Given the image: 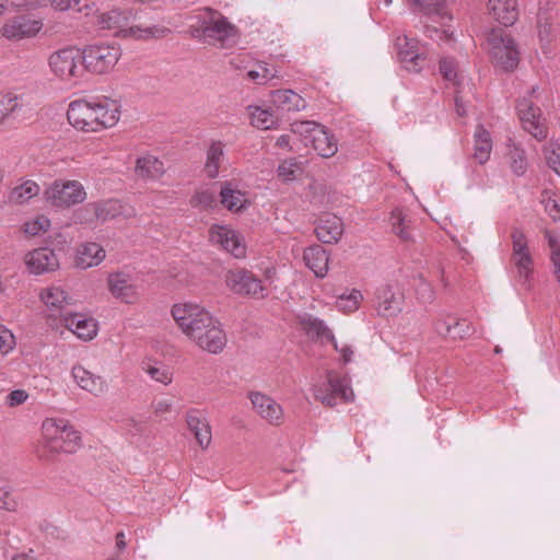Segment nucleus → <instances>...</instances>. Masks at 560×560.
<instances>
[{"label": "nucleus", "instance_id": "obj_1", "mask_svg": "<svg viewBox=\"0 0 560 560\" xmlns=\"http://www.w3.org/2000/svg\"><path fill=\"white\" fill-rule=\"evenodd\" d=\"M119 100L101 95L72 101L67 110L71 126L83 132H97L114 127L120 118Z\"/></svg>", "mask_w": 560, "mask_h": 560}, {"label": "nucleus", "instance_id": "obj_2", "mask_svg": "<svg viewBox=\"0 0 560 560\" xmlns=\"http://www.w3.org/2000/svg\"><path fill=\"white\" fill-rule=\"evenodd\" d=\"M43 450L39 456L51 460L59 453H74L81 445V435L68 420L48 418L42 424Z\"/></svg>", "mask_w": 560, "mask_h": 560}, {"label": "nucleus", "instance_id": "obj_3", "mask_svg": "<svg viewBox=\"0 0 560 560\" xmlns=\"http://www.w3.org/2000/svg\"><path fill=\"white\" fill-rule=\"evenodd\" d=\"M197 24L190 26L194 38L224 48L236 36V27L219 11L203 8L196 16Z\"/></svg>", "mask_w": 560, "mask_h": 560}, {"label": "nucleus", "instance_id": "obj_4", "mask_svg": "<svg viewBox=\"0 0 560 560\" xmlns=\"http://www.w3.org/2000/svg\"><path fill=\"white\" fill-rule=\"evenodd\" d=\"M171 314L183 334L196 345L202 334L218 322L205 307L194 303L174 304Z\"/></svg>", "mask_w": 560, "mask_h": 560}, {"label": "nucleus", "instance_id": "obj_5", "mask_svg": "<svg viewBox=\"0 0 560 560\" xmlns=\"http://www.w3.org/2000/svg\"><path fill=\"white\" fill-rule=\"evenodd\" d=\"M291 130L301 138L305 147L313 148L322 158H331L338 151L335 136L320 124L310 120L294 121Z\"/></svg>", "mask_w": 560, "mask_h": 560}, {"label": "nucleus", "instance_id": "obj_6", "mask_svg": "<svg viewBox=\"0 0 560 560\" xmlns=\"http://www.w3.org/2000/svg\"><path fill=\"white\" fill-rule=\"evenodd\" d=\"M539 88L532 86L526 95L522 96L516 103V112L525 131L530 133L536 140L542 141L547 138L548 131L542 118L540 107L536 106L534 100H538Z\"/></svg>", "mask_w": 560, "mask_h": 560}, {"label": "nucleus", "instance_id": "obj_7", "mask_svg": "<svg viewBox=\"0 0 560 560\" xmlns=\"http://www.w3.org/2000/svg\"><path fill=\"white\" fill-rule=\"evenodd\" d=\"M44 199L52 207L67 209L82 203L86 191L79 180L56 179L44 190Z\"/></svg>", "mask_w": 560, "mask_h": 560}, {"label": "nucleus", "instance_id": "obj_8", "mask_svg": "<svg viewBox=\"0 0 560 560\" xmlns=\"http://www.w3.org/2000/svg\"><path fill=\"white\" fill-rule=\"evenodd\" d=\"M51 73L67 82H77L83 74L81 51L73 47L54 51L48 58Z\"/></svg>", "mask_w": 560, "mask_h": 560}, {"label": "nucleus", "instance_id": "obj_9", "mask_svg": "<svg viewBox=\"0 0 560 560\" xmlns=\"http://www.w3.org/2000/svg\"><path fill=\"white\" fill-rule=\"evenodd\" d=\"M81 55L83 69L95 74H104L115 67L121 52L120 48L116 45L93 44L86 46L81 51Z\"/></svg>", "mask_w": 560, "mask_h": 560}, {"label": "nucleus", "instance_id": "obj_10", "mask_svg": "<svg viewBox=\"0 0 560 560\" xmlns=\"http://www.w3.org/2000/svg\"><path fill=\"white\" fill-rule=\"evenodd\" d=\"M488 46L494 63L505 71L518 65V50L514 38L502 30H493L488 36Z\"/></svg>", "mask_w": 560, "mask_h": 560}, {"label": "nucleus", "instance_id": "obj_11", "mask_svg": "<svg viewBox=\"0 0 560 560\" xmlns=\"http://www.w3.org/2000/svg\"><path fill=\"white\" fill-rule=\"evenodd\" d=\"M314 397L327 407H334L338 401L352 400L353 393L346 376L328 371L326 382L314 386Z\"/></svg>", "mask_w": 560, "mask_h": 560}, {"label": "nucleus", "instance_id": "obj_12", "mask_svg": "<svg viewBox=\"0 0 560 560\" xmlns=\"http://www.w3.org/2000/svg\"><path fill=\"white\" fill-rule=\"evenodd\" d=\"M225 282L238 295L254 299H265L269 295V288L264 280L247 269L230 270L226 273Z\"/></svg>", "mask_w": 560, "mask_h": 560}, {"label": "nucleus", "instance_id": "obj_13", "mask_svg": "<svg viewBox=\"0 0 560 560\" xmlns=\"http://www.w3.org/2000/svg\"><path fill=\"white\" fill-rule=\"evenodd\" d=\"M511 238L512 261L516 268L517 280L525 289H529L534 260L529 252L527 237L521 229L514 228L511 233Z\"/></svg>", "mask_w": 560, "mask_h": 560}, {"label": "nucleus", "instance_id": "obj_14", "mask_svg": "<svg viewBox=\"0 0 560 560\" xmlns=\"http://www.w3.org/2000/svg\"><path fill=\"white\" fill-rule=\"evenodd\" d=\"M210 241L222 246L235 258H243L246 255V246L243 238L232 229L213 225L210 231Z\"/></svg>", "mask_w": 560, "mask_h": 560}, {"label": "nucleus", "instance_id": "obj_15", "mask_svg": "<svg viewBox=\"0 0 560 560\" xmlns=\"http://www.w3.org/2000/svg\"><path fill=\"white\" fill-rule=\"evenodd\" d=\"M397 56L402 67L410 72H419L425 60L423 54L418 50V42L406 35L396 39Z\"/></svg>", "mask_w": 560, "mask_h": 560}, {"label": "nucleus", "instance_id": "obj_16", "mask_svg": "<svg viewBox=\"0 0 560 560\" xmlns=\"http://www.w3.org/2000/svg\"><path fill=\"white\" fill-rule=\"evenodd\" d=\"M42 26V22L20 15L7 21L1 33L9 40H20L35 36Z\"/></svg>", "mask_w": 560, "mask_h": 560}, {"label": "nucleus", "instance_id": "obj_17", "mask_svg": "<svg viewBox=\"0 0 560 560\" xmlns=\"http://www.w3.org/2000/svg\"><path fill=\"white\" fill-rule=\"evenodd\" d=\"M25 264L30 272L34 275H42L55 271L59 267V259L52 249L48 247H40L26 255Z\"/></svg>", "mask_w": 560, "mask_h": 560}, {"label": "nucleus", "instance_id": "obj_18", "mask_svg": "<svg viewBox=\"0 0 560 560\" xmlns=\"http://www.w3.org/2000/svg\"><path fill=\"white\" fill-rule=\"evenodd\" d=\"M112 295L124 303L132 304L138 300V290L131 277L124 272L110 273L107 279Z\"/></svg>", "mask_w": 560, "mask_h": 560}, {"label": "nucleus", "instance_id": "obj_19", "mask_svg": "<svg viewBox=\"0 0 560 560\" xmlns=\"http://www.w3.org/2000/svg\"><path fill=\"white\" fill-rule=\"evenodd\" d=\"M250 401L256 412L270 424H280L283 419L282 407L271 397L253 393Z\"/></svg>", "mask_w": 560, "mask_h": 560}, {"label": "nucleus", "instance_id": "obj_20", "mask_svg": "<svg viewBox=\"0 0 560 560\" xmlns=\"http://www.w3.org/2000/svg\"><path fill=\"white\" fill-rule=\"evenodd\" d=\"M40 300L47 306L51 316H60L63 318L70 312L66 308L72 304V298L59 287H49L42 291Z\"/></svg>", "mask_w": 560, "mask_h": 560}, {"label": "nucleus", "instance_id": "obj_21", "mask_svg": "<svg viewBox=\"0 0 560 560\" xmlns=\"http://www.w3.org/2000/svg\"><path fill=\"white\" fill-rule=\"evenodd\" d=\"M558 16L556 7L550 1L540 4L537 13V33L542 45H548L553 39L555 21Z\"/></svg>", "mask_w": 560, "mask_h": 560}, {"label": "nucleus", "instance_id": "obj_22", "mask_svg": "<svg viewBox=\"0 0 560 560\" xmlns=\"http://www.w3.org/2000/svg\"><path fill=\"white\" fill-rule=\"evenodd\" d=\"M66 328L71 330L82 340H92L97 334V323L93 318H86L79 313H69L63 316Z\"/></svg>", "mask_w": 560, "mask_h": 560}, {"label": "nucleus", "instance_id": "obj_23", "mask_svg": "<svg viewBox=\"0 0 560 560\" xmlns=\"http://www.w3.org/2000/svg\"><path fill=\"white\" fill-rule=\"evenodd\" d=\"M186 422L200 447L206 450L212 440L211 428L207 418L200 411L189 410L186 413Z\"/></svg>", "mask_w": 560, "mask_h": 560}, {"label": "nucleus", "instance_id": "obj_24", "mask_svg": "<svg viewBox=\"0 0 560 560\" xmlns=\"http://www.w3.org/2000/svg\"><path fill=\"white\" fill-rule=\"evenodd\" d=\"M71 373L79 387L94 396H101L107 389L106 381L102 376L93 374L81 365L73 366Z\"/></svg>", "mask_w": 560, "mask_h": 560}, {"label": "nucleus", "instance_id": "obj_25", "mask_svg": "<svg viewBox=\"0 0 560 560\" xmlns=\"http://www.w3.org/2000/svg\"><path fill=\"white\" fill-rule=\"evenodd\" d=\"M343 232V223L334 214H326L319 219L315 233L317 238L326 244L337 243Z\"/></svg>", "mask_w": 560, "mask_h": 560}, {"label": "nucleus", "instance_id": "obj_26", "mask_svg": "<svg viewBox=\"0 0 560 560\" xmlns=\"http://www.w3.org/2000/svg\"><path fill=\"white\" fill-rule=\"evenodd\" d=\"M435 330L439 335L452 339H463L472 331L466 319H458L455 316H445L435 323Z\"/></svg>", "mask_w": 560, "mask_h": 560}, {"label": "nucleus", "instance_id": "obj_27", "mask_svg": "<svg viewBox=\"0 0 560 560\" xmlns=\"http://www.w3.org/2000/svg\"><path fill=\"white\" fill-rule=\"evenodd\" d=\"M377 313L381 316H395L401 311L402 294L395 292L392 285H385L377 293Z\"/></svg>", "mask_w": 560, "mask_h": 560}, {"label": "nucleus", "instance_id": "obj_28", "mask_svg": "<svg viewBox=\"0 0 560 560\" xmlns=\"http://www.w3.org/2000/svg\"><path fill=\"white\" fill-rule=\"evenodd\" d=\"M490 14L502 25L511 26L518 19L516 0H488Z\"/></svg>", "mask_w": 560, "mask_h": 560}, {"label": "nucleus", "instance_id": "obj_29", "mask_svg": "<svg viewBox=\"0 0 560 560\" xmlns=\"http://www.w3.org/2000/svg\"><path fill=\"white\" fill-rule=\"evenodd\" d=\"M130 19L131 11L113 9L101 13L97 18V23L102 30L114 31L117 34L122 33L126 37V30H128Z\"/></svg>", "mask_w": 560, "mask_h": 560}, {"label": "nucleus", "instance_id": "obj_30", "mask_svg": "<svg viewBox=\"0 0 560 560\" xmlns=\"http://www.w3.org/2000/svg\"><path fill=\"white\" fill-rule=\"evenodd\" d=\"M305 265L318 278H324L328 272L329 254L320 245H313L304 250Z\"/></svg>", "mask_w": 560, "mask_h": 560}, {"label": "nucleus", "instance_id": "obj_31", "mask_svg": "<svg viewBox=\"0 0 560 560\" xmlns=\"http://www.w3.org/2000/svg\"><path fill=\"white\" fill-rule=\"evenodd\" d=\"M105 258L104 248L97 243L82 244L77 250L75 265L82 269L100 265Z\"/></svg>", "mask_w": 560, "mask_h": 560}, {"label": "nucleus", "instance_id": "obj_32", "mask_svg": "<svg viewBox=\"0 0 560 560\" xmlns=\"http://www.w3.org/2000/svg\"><path fill=\"white\" fill-rule=\"evenodd\" d=\"M271 103L277 108L287 112H299L306 107V101L292 90H276L271 92Z\"/></svg>", "mask_w": 560, "mask_h": 560}, {"label": "nucleus", "instance_id": "obj_33", "mask_svg": "<svg viewBox=\"0 0 560 560\" xmlns=\"http://www.w3.org/2000/svg\"><path fill=\"white\" fill-rule=\"evenodd\" d=\"M197 346L213 354L222 352L226 346V336L219 322L202 334V338Z\"/></svg>", "mask_w": 560, "mask_h": 560}, {"label": "nucleus", "instance_id": "obj_34", "mask_svg": "<svg viewBox=\"0 0 560 560\" xmlns=\"http://www.w3.org/2000/svg\"><path fill=\"white\" fill-rule=\"evenodd\" d=\"M245 192L233 187L231 182H224L221 186V203L230 211L241 212L247 208L248 201Z\"/></svg>", "mask_w": 560, "mask_h": 560}, {"label": "nucleus", "instance_id": "obj_35", "mask_svg": "<svg viewBox=\"0 0 560 560\" xmlns=\"http://www.w3.org/2000/svg\"><path fill=\"white\" fill-rule=\"evenodd\" d=\"M86 211L93 213L96 217V221L106 222L122 214V205L115 199L95 201L86 203Z\"/></svg>", "mask_w": 560, "mask_h": 560}, {"label": "nucleus", "instance_id": "obj_36", "mask_svg": "<svg viewBox=\"0 0 560 560\" xmlns=\"http://www.w3.org/2000/svg\"><path fill=\"white\" fill-rule=\"evenodd\" d=\"M301 325L308 336L322 341H329L334 345V348L337 349V341L335 336L332 331L326 326L324 320L307 315L301 320Z\"/></svg>", "mask_w": 560, "mask_h": 560}, {"label": "nucleus", "instance_id": "obj_37", "mask_svg": "<svg viewBox=\"0 0 560 560\" xmlns=\"http://www.w3.org/2000/svg\"><path fill=\"white\" fill-rule=\"evenodd\" d=\"M415 12H420L430 16L452 20L445 0H408Z\"/></svg>", "mask_w": 560, "mask_h": 560}, {"label": "nucleus", "instance_id": "obj_38", "mask_svg": "<svg viewBox=\"0 0 560 560\" xmlns=\"http://www.w3.org/2000/svg\"><path fill=\"white\" fill-rule=\"evenodd\" d=\"M135 171L143 179H159L165 172L163 162L153 155L139 158Z\"/></svg>", "mask_w": 560, "mask_h": 560}, {"label": "nucleus", "instance_id": "obj_39", "mask_svg": "<svg viewBox=\"0 0 560 560\" xmlns=\"http://www.w3.org/2000/svg\"><path fill=\"white\" fill-rule=\"evenodd\" d=\"M224 159V144L222 141H212L206 153L205 173L208 178L218 177L220 166Z\"/></svg>", "mask_w": 560, "mask_h": 560}, {"label": "nucleus", "instance_id": "obj_40", "mask_svg": "<svg viewBox=\"0 0 560 560\" xmlns=\"http://www.w3.org/2000/svg\"><path fill=\"white\" fill-rule=\"evenodd\" d=\"M392 231L402 242L411 241V220L401 208H395L389 215Z\"/></svg>", "mask_w": 560, "mask_h": 560}, {"label": "nucleus", "instance_id": "obj_41", "mask_svg": "<svg viewBox=\"0 0 560 560\" xmlns=\"http://www.w3.org/2000/svg\"><path fill=\"white\" fill-rule=\"evenodd\" d=\"M491 150L492 141L490 132L486 130L483 126L479 125L475 132L474 158L480 164H485L490 158Z\"/></svg>", "mask_w": 560, "mask_h": 560}, {"label": "nucleus", "instance_id": "obj_42", "mask_svg": "<svg viewBox=\"0 0 560 560\" xmlns=\"http://www.w3.org/2000/svg\"><path fill=\"white\" fill-rule=\"evenodd\" d=\"M247 110L249 113L250 124L255 128L268 130L277 125V116H275V114L267 108L259 106H248Z\"/></svg>", "mask_w": 560, "mask_h": 560}, {"label": "nucleus", "instance_id": "obj_43", "mask_svg": "<svg viewBox=\"0 0 560 560\" xmlns=\"http://www.w3.org/2000/svg\"><path fill=\"white\" fill-rule=\"evenodd\" d=\"M170 33L171 30L162 25H152L147 27L130 26L128 30H126V37L148 40L163 38Z\"/></svg>", "mask_w": 560, "mask_h": 560}, {"label": "nucleus", "instance_id": "obj_44", "mask_svg": "<svg viewBox=\"0 0 560 560\" xmlns=\"http://www.w3.org/2000/svg\"><path fill=\"white\" fill-rule=\"evenodd\" d=\"M39 191V185L34 180L27 179L10 191L9 201L12 203L22 205L37 196Z\"/></svg>", "mask_w": 560, "mask_h": 560}, {"label": "nucleus", "instance_id": "obj_45", "mask_svg": "<svg viewBox=\"0 0 560 560\" xmlns=\"http://www.w3.org/2000/svg\"><path fill=\"white\" fill-rule=\"evenodd\" d=\"M545 236L551 250L550 260L552 264V271L557 281L560 282V241L549 231L545 232Z\"/></svg>", "mask_w": 560, "mask_h": 560}, {"label": "nucleus", "instance_id": "obj_46", "mask_svg": "<svg viewBox=\"0 0 560 560\" xmlns=\"http://www.w3.org/2000/svg\"><path fill=\"white\" fill-rule=\"evenodd\" d=\"M0 509L8 512H15L19 509V501L12 493V488L3 480H0Z\"/></svg>", "mask_w": 560, "mask_h": 560}, {"label": "nucleus", "instance_id": "obj_47", "mask_svg": "<svg viewBox=\"0 0 560 560\" xmlns=\"http://www.w3.org/2000/svg\"><path fill=\"white\" fill-rule=\"evenodd\" d=\"M362 299V293L353 289L349 294H341L338 298L337 306L343 312L351 313L359 308Z\"/></svg>", "mask_w": 560, "mask_h": 560}, {"label": "nucleus", "instance_id": "obj_48", "mask_svg": "<svg viewBox=\"0 0 560 560\" xmlns=\"http://www.w3.org/2000/svg\"><path fill=\"white\" fill-rule=\"evenodd\" d=\"M511 168L516 176H522L527 171L526 153L518 147H513L510 150Z\"/></svg>", "mask_w": 560, "mask_h": 560}, {"label": "nucleus", "instance_id": "obj_49", "mask_svg": "<svg viewBox=\"0 0 560 560\" xmlns=\"http://www.w3.org/2000/svg\"><path fill=\"white\" fill-rule=\"evenodd\" d=\"M544 156L547 165L560 176V144L549 142L544 147Z\"/></svg>", "mask_w": 560, "mask_h": 560}, {"label": "nucleus", "instance_id": "obj_50", "mask_svg": "<svg viewBox=\"0 0 560 560\" xmlns=\"http://www.w3.org/2000/svg\"><path fill=\"white\" fill-rule=\"evenodd\" d=\"M301 171V167L296 161V159L291 158L281 162L278 166L277 173L278 176L284 182H292L296 178L298 172Z\"/></svg>", "mask_w": 560, "mask_h": 560}, {"label": "nucleus", "instance_id": "obj_51", "mask_svg": "<svg viewBox=\"0 0 560 560\" xmlns=\"http://www.w3.org/2000/svg\"><path fill=\"white\" fill-rule=\"evenodd\" d=\"M439 70L442 77L451 82H456L457 65L452 58H443L440 60Z\"/></svg>", "mask_w": 560, "mask_h": 560}, {"label": "nucleus", "instance_id": "obj_52", "mask_svg": "<svg viewBox=\"0 0 560 560\" xmlns=\"http://www.w3.org/2000/svg\"><path fill=\"white\" fill-rule=\"evenodd\" d=\"M215 203V196L210 190H202L195 194L191 198L192 207L212 208Z\"/></svg>", "mask_w": 560, "mask_h": 560}, {"label": "nucleus", "instance_id": "obj_53", "mask_svg": "<svg viewBox=\"0 0 560 560\" xmlns=\"http://www.w3.org/2000/svg\"><path fill=\"white\" fill-rule=\"evenodd\" d=\"M50 225V221L46 217H38L37 219L25 223V233L30 235H37L40 232H45L48 230Z\"/></svg>", "mask_w": 560, "mask_h": 560}, {"label": "nucleus", "instance_id": "obj_54", "mask_svg": "<svg viewBox=\"0 0 560 560\" xmlns=\"http://www.w3.org/2000/svg\"><path fill=\"white\" fill-rule=\"evenodd\" d=\"M15 346V338L11 330L0 324V353L7 354Z\"/></svg>", "mask_w": 560, "mask_h": 560}, {"label": "nucleus", "instance_id": "obj_55", "mask_svg": "<svg viewBox=\"0 0 560 560\" xmlns=\"http://www.w3.org/2000/svg\"><path fill=\"white\" fill-rule=\"evenodd\" d=\"M148 374L156 382L167 385L172 382V374L166 368L149 366Z\"/></svg>", "mask_w": 560, "mask_h": 560}, {"label": "nucleus", "instance_id": "obj_56", "mask_svg": "<svg viewBox=\"0 0 560 560\" xmlns=\"http://www.w3.org/2000/svg\"><path fill=\"white\" fill-rule=\"evenodd\" d=\"M28 394L23 389H14L7 396V404L10 407L22 405L27 399Z\"/></svg>", "mask_w": 560, "mask_h": 560}, {"label": "nucleus", "instance_id": "obj_57", "mask_svg": "<svg viewBox=\"0 0 560 560\" xmlns=\"http://www.w3.org/2000/svg\"><path fill=\"white\" fill-rule=\"evenodd\" d=\"M74 220L81 224H91L96 221V217L86 211V205L74 212Z\"/></svg>", "mask_w": 560, "mask_h": 560}, {"label": "nucleus", "instance_id": "obj_58", "mask_svg": "<svg viewBox=\"0 0 560 560\" xmlns=\"http://www.w3.org/2000/svg\"><path fill=\"white\" fill-rule=\"evenodd\" d=\"M16 98H2L0 100V121L5 118L16 107Z\"/></svg>", "mask_w": 560, "mask_h": 560}, {"label": "nucleus", "instance_id": "obj_59", "mask_svg": "<svg viewBox=\"0 0 560 560\" xmlns=\"http://www.w3.org/2000/svg\"><path fill=\"white\" fill-rule=\"evenodd\" d=\"M545 210L553 221L560 219V205L556 200L548 199L545 203Z\"/></svg>", "mask_w": 560, "mask_h": 560}, {"label": "nucleus", "instance_id": "obj_60", "mask_svg": "<svg viewBox=\"0 0 560 560\" xmlns=\"http://www.w3.org/2000/svg\"><path fill=\"white\" fill-rule=\"evenodd\" d=\"M172 401L167 399H161L153 404L154 412L156 415H163L170 412L172 409Z\"/></svg>", "mask_w": 560, "mask_h": 560}, {"label": "nucleus", "instance_id": "obj_61", "mask_svg": "<svg viewBox=\"0 0 560 560\" xmlns=\"http://www.w3.org/2000/svg\"><path fill=\"white\" fill-rule=\"evenodd\" d=\"M51 5L60 11H66L72 5L79 4V0H49Z\"/></svg>", "mask_w": 560, "mask_h": 560}, {"label": "nucleus", "instance_id": "obj_62", "mask_svg": "<svg viewBox=\"0 0 560 560\" xmlns=\"http://www.w3.org/2000/svg\"><path fill=\"white\" fill-rule=\"evenodd\" d=\"M418 292L421 295L423 302H431L433 300L434 294L429 284L421 283Z\"/></svg>", "mask_w": 560, "mask_h": 560}, {"label": "nucleus", "instance_id": "obj_63", "mask_svg": "<svg viewBox=\"0 0 560 560\" xmlns=\"http://www.w3.org/2000/svg\"><path fill=\"white\" fill-rule=\"evenodd\" d=\"M247 78L255 82V83H258V84H264L266 83V75L264 73H261V70L258 69V70H250L247 72Z\"/></svg>", "mask_w": 560, "mask_h": 560}, {"label": "nucleus", "instance_id": "obj_64", "mask_svg": "<svg viewBox=\"0 0 560 560\" xmlns=\"http://www.w3.org/2000/svg\"><path fill=\"white\" fill-rule=\"evenodd\" d=\"M336 350L341 353L345 363H348L351 361V355L353 354V352L350 347L343 346L340 349L337 347Z\"/></svg>", "mask_w": 560, "mask_h": 560}]
</instances>
